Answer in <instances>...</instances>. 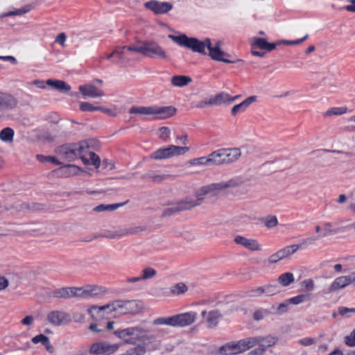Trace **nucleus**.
I'll list each match as a JSON object with an SVG mask.
<instances>
[{"mask_svg":"<svg viewBox=\"0 0 355 355\" xmlns=\"http://www.w3.org/2000/svg\"><path fill=\"white\" fill-rule=\"evenodd\" d=\"M168 37L180 46L190 49L193 52L205 54V49L207 48L209 51V56L214 60L225 63L234 62L225 58L230 57V55L221 49L222 42L220 40H218L213 45L209 38L200 41L195 37H189L184 34L179 36L169 35Z\"/></svg>","mask_w":355,"mask_h":355,"instance_id":"nucleus-1","label":"nucleus"},{"mask_svg":"<svg viewBox=\"0 0 355 355\" xmlns=\"http://www.w3.org/2000/svg\"><path fill=\"white\" fill-rule=\"evenodd\" d=\"M114 335L123 340L125 345L135 346L131 349L137 355H144L147 347L155 340V336L148 331L139 326L118 329L113 332Z\"/></svg>","mask_w":355,"mask_h":355,"instance_id":"nucleus-2","label":"nucleus"},{"mask_svg":"<svg viewBox=\"0 0 355 355\" xmlns=\"http://www.w3.org/2000/svg\"><path fill=\"white\" fill-rule=\"evenodd\" d=\"M248 182V180L243 176L234 175L219 182L202 186L196 191V199H193L195 207L201 205L206 196L215 197L222 191L238 189L244 190Z\"/></svg>","mask_w":355,"mask_h":355,"instance_id":"nucleus-3","label":"nucleus"},{"mask_svg":"<svg viewBox=\"0 0 355 355\" xmlns=\"http://www.w3.org/2000/svg\"><path fill=\"white\" fill-rule=\"evenodd\" d=\"M89 148L88 141H82L62 145L56 149V153L61 159L67 162H73L80 158L85 164H89V161L85 154L89 152Z\"/></svg>","mask_w":355,"mask_h":355,"instance_id":"nucleus-4","label":"nucleus"},{"mask_svg":"<svg viewBox=\"0 0 355 355\" xmlns=\"http://www.w3.org/2000/svg\"><path fill=\"white\" fill-rule=\"evenodd\" d=\"M130 114L151 116L154 119H165L173 116L176 109L172 106H134L129 111Z\"/></svg>","mask_w":355,"mask_h":355,"instance_id":"nucleus-5","label":"nucleus"},{"mask_svg":"<svg viewBox=\"0 0 355 355\" xmlns=\"http://www.w3.org/2000/svg\"><path fill=\"white\" fill-rule=\"evenodd\" d=\"M189 150L190 148L187 146L170 145L155 150L150 155V159L155 160L170 159L173 157L183 155Z\"/></svg>","mask_w":355,"mask_h":355,"instance_id":"nucleus-6","label":"nucleus"},{"mask_svg":"<svg viewBox=\"0 0 355 355\" xmlns=\"http://www.w3.org/2000/svg\"><path fill=\"white\" fill-rule=\"evenodd\" d=\"M114 306L119 315L135 314L143 309L141 302L137 300H115Z\"/></svg>","mask_w":355,"mask_h":355,"instance_id":"nucleus-7","label":"nucleus"},{"mask_svg":"<svg viewBox=\"0 0 355 355\" xmlns=\"http://www.w3.org/2000/svg\"><path fill=\"white\" fill-rule=\"evenodd\" d=\"M194 207L195 204L193 202V199L187 197L180 201L170 204L168 207L164 209L161 216L169 217L177 213L190 210Z\"/></svg>","mask_w":355,"mask_h":355,"instance_id":"nucleus-8","label":"nucleus"},{"mask_svg":"<svg viewBox=\"0 0 355 355\" xmlns=\"http://www.w3.org/2000/svg\"><path fill=\"white\" fill-rule=\"evenodd\" d=\"M121 346L119 343H110L107 341L95 343L90 346L89 353L92 355H112Z\"/></svg>","mask_w":355,"mask_h":355,"instance_id":"nucleus-9","label":"nucleus"},{"mask_svg":"<svg viewBox=\"0 0 355 355\" xmlns=\"http://www.w3.org/2000/svg\"><path fill=\"white\" fill-rule=\"evenodd\" d=\"M144 55L158 60H168L169 58L164 49L153 41L144 42Z\"/></svg>","mask_w":355,"mask_h":355,"instance_id":"nucleus-10","label":"nucleus"},{"mask_svg":"<svg viewBox=\"0 0 355 355\" xmlns=\"http://www.w3.org/2000/svg\"><path fill=\"white\" fill-rule=\"evenodd\" d=\"M47 320L53 325L62 326L69 324L71 321V318L64 311H53L48 314Z\"/></svg>","mask_w":355,"mask_h":355,"instance_id":"nucleus-11","label":"nucleus"},{"mask_svg":"<svg viewBox=\"0 0 355 355\" xmlns=\"http://www.w3.org/2000/svg\"><path fill=\"white\" fill-rule=\"evenodd\" d=\"M146 8L153 11L155 15H163L173 8V5L169 2H162L152 0L145 3Z\"/></svg>","mask_w":355,"mask_h":355,"instance_id":"nucleus-12","label":"nucleus"},{"mask_svg":"<svg viewBox=\"0 0 355 355\" xmlns=\"http://www.w3.org/2000/svg\"><path fill=\"white\" fill-rule=\"evenodd\" d=\"M145 229L140 226L132 227L128 228H119L112 232L107 233L103 236L110 239H119L122 236H126L130 234H137L142 232Z\"/></svg>","mask_w":355,"mask_h":355,"instance_id":"nucleus-13","label":"nucleus"},{"mask_svg":"<svg viewBox=\"0 0 355 355\" xmlns=\"http://www.w3.org/2000/svg\"><path fill=\"white\" fill-rule=\"evenodd\" d=\"M201 315L210 329L216 327L223 317L221 312L217 309L203 311Z\"/></svg>","mask_w":355,"mask_h":355,"instance_id":"nucleus-14","label":"nucleus"},{"mask_svg":"<svg viewBox=\"0 0 355 355\" xmlns=\"http://www.w3.org/2000/svg\"><path fill=\"white\" fill-rule=\"evenodd\" d=\"M196 319V313L188 312L173 316V327H187L193 324Z\"/></svg>","mask_w":355,"mask_h":355,"instance_id":"nucleus-15","label":"nucleus"},{"mask_svg":"<svg viewBox=\"0 0 355 355\" xmlns=\"http://www.w3.org/2000/svg\"><path fill=\"white\" fill-rule=\"evenodd\" d=\"M234 241L236 244L241 245L252 251H261L262 250L261 245L256 239H247L242 236H236Z\"/></svg>","mask_w":355,"mask_h":355,"instance_id":"nucleus-16","label":"nucleus"},{"mask_svg":"<svg viewBox=\"0 0 355 355\" xmlns=\"http://www.w3.org/2000/svg\"><path fill=\"white\" fill-rule=\"evenodd\" d=\"M79 92L85 96L91 98H101L104 96V92L92 84L81 85L78 88Z\"/></svg>","mask_w":355,"mask_h":355,"instance_id":"nucleus-17","label":"nucleus"},{"mask_svg":"<svg viewBox=\"0 0 355 355\" xmlns=\"http://www.w3.org/2000/svg\"><path fill=\"white\" fill-rule=\"evenodd\" d=\"M17 103V100L12 95L0 92V111L14 109Z\"/></svg>","mask_w":355,"mask_h":355,"instance_id":"nucleus-18","label":"nucleus"},{"mask_svg":"<svg viewBox=\"0 0 355 355\" xmlns=\"http://www.w3.org/2000/svg\"><path fill=\"white\" fill-rule=\"evenodd\" d=\"M257 96H251L246 98L241 103L232 107V108L231 110L232 114L233 116H235L239 112H245L251 104L257 102Z\"/></svg>","mask_w":355,"mask_h":355,"instance_id":"nucleus-19","label":"nucleus"},{"mask_svg":"<svg viewBox=\"0 0 355 355\" xmlns=\"http://www.w3.org/2000/svg\"><path fill=\"white\" fill-rule=\"evenodd\" d=\"M239 97V95L232 96L227 93L220 92L213 96V98L215 105H230Z\"/></svg>","mask_w":355,"mask_h":355,"instance_id":"nucleus-20","label":"nucleus"},{"mask_svg":"<svg viewBox=\"0 0 355 355\" xmlns=\"http://www.w3.org/2000/svg\"><path fill=\"white\" fill-rule=\"evenodd\" d=\"M225 153V148H221L210 153L209 155V158L211 166H220L225 164V157L226 155H224Z\"/></svg>","mask_w":355,"mask_h":355,"instance_id":"nucleus-21","label":"nucleus"},{"mask_svg":"<svg viewBox=\"0 0 355 355\" xmlns=\"http://www.w3.org/2000/svg\"><path fill=\"white\" fill-rule=\"evenodd\" d=\"M252 44L254 46V48L266 50V51H272L277 46V44L269 43L266 39L259 37H254Z\"/></svg>","mask_w":355,"mask_h":355,"instance_id":"nucleus-22","label":"nucleus"},{"mask_svg":"<svg viewBox=\"0 0 355 355\" xmlns=\"http://www.w3.org/2000/svg\"><path fill=\"white\" fill-rule=\"evenodd\" d=\"M225 152L224 155H226L225 157V164L237 161L241 156V150L237 148H225Z\"/></svg>","mask_w":355,"mask_h":355,"instance_id":"nucleus-23","label":"nucleus"},{"mask_svg":"<svg viewBox=\"0 0 355 355\" xmlns=\"http://www.w3.org/2000/svg\"><path fill=\"white\" fill-rule=\"evenodd\" d=\"M349 284H348V282L347 280V277L345 276H341V277H337L331 284L327 293H334V292L338 291L339 289L345 288Z\"/></svg>","mask_w":355,"mask_h":355,"instance_id":"nucleus-24","label":"nucleus"},{"mask_svg":"<svg viewBox=\"0 0 355 355\" xmlns=\"http://www.w3.org/2000/svg\"><path fill=\"white\" fill-rule=\"evenodd\" d=\"M332 232H334V230H332V225L330 223H326L323 225L322 234L320 235H318L316 237H309L304 239L302 241V244H309L320 239L321 237L327 236L328 234H331Z\"/></svg>","mask_w":355,"mask_h":355,"instance_id":"nucleus-25","label":"nucleus"},{"mask_svg":"<svg viewBox=\"0 0 355 355\" xmlns=\"http://www.w3.org/2000/svg\"><path fill=\"white\" fill-rule=\"evenodd\" d=\"M46 84L60 92H69L71 90V87L63 80L49 79L46 81Z\"/></svg>","mask_w":355,"mask_h":355,"instance_id":"nucleus-26","label":"nucleus"},{"mask_svg":"<svg viewBox=\"0 0 355 355\" xmlns=\"http://www.w3.org/2000/svg\"><path fill=\"white\" fill-rule=\"evenodd\" d=\"M304 244H293L291 245L286 246L279 250H278L281 257L282 259H288L291 255L295 254L302 245Z\"/></svg>","mask_w":355,"mask_h":355,"instance_id":"nucleus-27","label":"nucleus"},{"mask_svg":"<svg viewBox=\"0 0 355 355\" xmlns=\"http://www.w3.org/2000/svg\"><path fill=\"white\" fill-rule=\"evenodd\" d=\"M92 309L97 310V313L99 318H104L107 314H111L114 312L116 313V309L114 306V301L110 304L106 305L98 306H93Z\"/></svg>","mask_w":355,"mask_h":355,"instance_id":"nucleus-28","label":"nucleus"},{"mask_svg":"<svg viewBox=\"0 0 355 355\" xmlns=\"http://www.w3.org/2000/svg\"><path fill=\"white\" fill-rule=\"evenodd\" d=\"M191 78L183 75L173 76L171 80V84L177 87H185L191 83Z\"/></svg>","mask_w":355,"mask_h":355,"instance_id":"nucleus-29","label":"nucleus"},{"mask_svg":"<svg viewBox=\"0 0 355 355\" xmlns=\"http://www.w3.org/2000/svg\"><path fill=\"white\" fill-rule=\"evenodd\" d=\"M106 292V289L97 285H86L87 298L96 297Z\"/></svg>","mask_w":355,"mask_h":355,"instance_id":"nucleus-30","label":"nucleus"},{"mask_svg":"<svg viewBox=\"0 0 355 355\" xmlns=\"http://www.w3.org/2000/svg\"><path fill=\"white\" fill-rule=\"evenodd\" d=\"M14 139V130L11 128H5L0 131V139L6 143L12 144Z\"/></svg>","mask_w":355,"mask_h":355,"instance_id":"nucleus-31","label":"nucleus"},{"mask_svg":"<svg viewBox=\"0 0 355 355\" xmlns=\"http://www.w3.org/2000/svg\"><path fill=\"white\" fill-rule=\"evenodd\" d=\"M55 296L60 298L75 297L74 287H66L60 288L55 292Z\"/></svg>","mask_w":355,"mask_h":355,"instance_id":"nucleus-32","label":"nucleus"},{"mask_svg":"<svg viewBox=\"0 0 355 355\" xmlns=\"http://www.w3.org/2000/svg\"><path fill=\"white\" fill-rule=\"evenodd\" d=\"M259 347L264 348V351H266L267 347H272L275 345L277 338L271 336H266L265 337L259 336Z\"/></svg>","mask_w":355,"mask_h":355,"instance_id":"nucleus-33","label":"nucleus"},{"mask_svg":"<svg viewBox=\"0 0 355 355\" xmlns=\"http://www.w3.org/2000/svg\"><path fill=\"white\" fill-rule=\"evenodd\" d=\"M277 281L281 286H288L294 282V275L292 272H285L278 277Z\"/></svg>","mask_w":355,"mask_h":355,"instance_id":"nucleus-34","label":"nucleus"},{"mask_svg":"<svg viewBox=\"0 0 355 355\" xmlns=\"http://www.w3.org/2000/svg\"><path fill=\"white\" fill-rule=\"evenodd\" d=\"M126 202L124 203H116V204H112V205H100L98 206H96L94 210L96 212H102V211H114L116 209L121 207L123 206Z\"/></svg>","mask_w":355,"mask_h":355,"instance_id":"nucleus-35","label":"nucleus"},{"mask_svg":"<svg viewBox=\"0 0 355 355\" xmlns=\"http://www.w3.org/2000/svg\"><path fill=\"white\" fill-rule=\"evenodd\" d=\"M169 175L166 174H161L156 172H151L146 173L143 175L144 178H149L152 181L155 182H162V181L168 179L169 178Z\"/></svg>","mask_w":355,"mask_h":355,"instance_id":"nucleus-36","label":"nucleus"},{"mask_svg":"<svg viewBox=\"0 0 355 355\" xmlns=\"http://www.w3.org/2000/svg\"><path fill=\"white\" fill-rule=\"evenodd\" d=\"M245 295L249 297H265L264 289L263 286L252 288L245 292Z\"/></svg>","mask_w":355,"mask_h":355,"instance_id":"nucleus-37","label":"nucleus"},{"mask_svg":"<svg viewBox=\"0 0 355 355\" xmlns=\"http://www.w3.org/2000/svg\"><path fill=\"white\" fill-rule=\"evenodd\" d=\"M347 112V108L345 106L331 107L325 113V116H331L333 115H342Z\"/></svg>","mask_w":355,"mask_h":355,"instance_id":"nucleus-38","label":"nucleus"},{"mask_svg":"<svg viewBox=\"0 0 355 355\" xmlns=\"http://www.w3.org/2000/svg\"><path fill=\"white\" fill-rule=\"evenodd\" d=\"M188 164L191 166H211L209 155L207 157H201L198 158H194L189 161Z\"/></svg>","mask_w":355,"mask_h":355,"instance_id":"nucleus-39","label":"nucleus"},{"mask_svg":"<svg viewBox=\"0 0 355 355\" xmlns=\"http://www.w3.org/2000/svg\"><path fill=\"white\" fill-rule=\"evenodd\" d=\"M215 105L213 96L205 98L196 103L195 107L197 109H205Z\"/></svg>","mask_w":355,"mask_h":355,"instance_id":"nucleus-40","label":"nucleus"},{"mask_svg":"<svg viewBox=\"0 0 355 355\" xmlns=\"http://www.w3.org/2000/svg\"><path fill=\"white\" fill-rule=\"evenodd\" d=\"M263 289L265 297L274 296L279 293L277 286L274 284H266L263 286Z\"/></svg>","mask_w":355,"mask_h":355,"instance_id":"nucleus-41","label":"nucleus"},{"mask_svg":"<svg viewBox=\"0 0 355 355\" xmlns=\"http://www.w3.org/2000/svg\"><path fill=\"white\" fill-rule=\"evenodd\" d=\"M157 275V271L150 267L145 268L141 271V280H147L153 278Z\"/></svg>","mask_w":355,"mask_h":355,"instance_id":"nucleus-42","label":"nucleus"},{"mask_svg":"<svg viewBox=\"0 0 355 355\" xmlns=\"http://www.w3.org/2000/svg\"><path fill=\"white\" fill-rule=\"evenodd\" d=\"M245 351L259 345V337H251L242 339Z\"/></svg>","mask_w":355,"mask_h":355,"instance_id":"nucleus-43","label":"nucleus"},{"mask_svg":"<svg viewBox=\"0 0 355 355\" xmlns=\"http://www.w3.org/2000/svg\"><path fill=\"white\" fill-rule=\"evenodd\" d=\"M32 342L35 344L41 343L46 348H48V345H49V338L44 334L35 336L32 338Z\"/></svg>","mask_w":355,"mask_h":355,"instance_id":"nucleus-44","label":"nucleus"},{"mask_svg":"<svg viewBox=\"0 0 355 355\" xmlns=\"http://www.w3.org/2000/svg\"><path fill=\"white\" fill-rule=\"evenodd\" d=\"M308 37V35H306L304 37H303L301 39L296 40H279L275 42V44H277V45L280 44H285V45H297L305 41Z\"/></svg>","mask_w":355,"mask_h":355,"instance_id":"nucleus-45","label":"nucleus"},{"mask_svg":"<svg viewBox=\"0 0 355 355\" xmlns=\"http://www.w3.org/2000/svg\"><path fill=\"white\" fill-rule=\"evenodd\" d=\"M80 109L83 112H92L101 110L102 107L94 106L89 103L83 102L80 104Z\"/></svg>","mask_w":355,"mask_h":355,"instance_id":"nucleus-46","label":"nucleus"},{"mask_svg":"<svg viewBox=\"0 0 355 355\" xmlns=\"http://www.w3.org/2000/svg\"><path fill=\"white\" fill-rule=\"evenodd\" d=\"M187 291V286L183 283L175 284L171 289V292L175 295H180Z\"/></svg>","mask_w":355,"mask_h":355,"instance_id":"nucleus-47","label":"nucleus"},{"mask_svg":"<svg viewBox=\"0 0 355 355\" xmlns=\"http://www.w3.org/2000/svg\"><path fill=\"white\" fill-rule=\"evenodd\" d=\"M153 323L155 325L166 324V325H170V326L173 327V316L169 317V318H157L153 321Z\"/></svg>","mask_w":355,"mask_h":355,"instance_id":"nucleus-48","label":"nucleus"},{"mask_svg":"<svg viewBox=\"0 0 355 355\" xmlns=\"http://www.w3.org/2000/svg\"><path fill=\"white\" fill-rule=\"evenodd\" d=\"M89 159H87L89 161L88 164H92L96 168H99L101 165L100 157L93 152H89Z\"/></svg>","mask_w":355,"mask_h":355,"instance_id":"nucleus-49","label":"nucleus"},{"mask_svg":"<svg viewBox=\"0 0 355 355\" xmlns=\"http://www.w3.org/2000/svg\"><path fill=\"white\" fill-rule=\"evenodd\" d=\"M264 225L268 228H272L278 225V220L276 216H269L266 218Z\"/></svg>","mask_w":355,"mask_h":355,"instance_id":"nucleus-50","label":"nucleus"},{"mask_svg":"<svg viewBox=\"0 0 355 355\" xmlns=\"http://www.w3.org/2000/svg\"><path fill=\"white\" fill-rule=\"evenodd\" d=\"M309 298V295H299L289 299V302L293 304H301Z\"/></svg>","mask_w":355,"mask_h":355,"instance_id":"nucleus-51","label":"nucleus"},{"mask_svg":"<svg viewBox=\"0 0 355 355\" xmlns=\"http://www.w3.org/2000/svg\"><path fill=\"white\" fill-rule=\"evenodd\" d=\"M302 288L307 291H311L314 289V282L312 279H307L301 282Z\"/></svg>","mask_w":355,"mask_h":355,"instance_id":"nucleus-52","label":"nucleus"},{"mask_svg":"<svg viewBox=\"0 0 355 355\" xmlns=\"http://www.w3.org/2000/svg\"><path fill=\"white\" fill-rule=\"evenodd\" d=\"M37 159L40 162H49L55 164L56 165H60L61 162L58 161L55 157L52 156H43L38 155Z\"/></svg>","mask_w":355,"mask_h":355,"instance_id":"nucleus-53","label":"nucleus"},{"mask_svg":"<svg viewBox=\"0 0 355 355\" xmlns=\"http://www.w3.org/2000/svg\"><path fill=\"white\" fill-rule=\"evenodd\" d=\"M158 131L159 138L166 141L169 137L170 129L168 127H161Z\"/></svg>","mask_w":355,"mask_h":355,"instance_id":"nucleus-54","label":"nucleus"},{"mask_svg":"<svg viewBox=\"0 0 355 355\" xmlns=\"http://www.w3.org/2000/svg\"><path fill=\"white\" fill-rule=\"evenodd\" d=\"M66 171L65 173L69 175H74L78 174V173L80 171V168L76 165L73 164H67L64 166Z\"/></svg>","mask_w":355,"mask_h":355,"instance_id":"nucleus-55","label":"nucleus"},{"mask_svg":"<svg viewBox=\"0 0 355 355\" xmlns=\"http://www.w3.org/2000/svg\"><path fill=\"white\" fill-rule=\"evenodd\" d=\"M75 297L87 298L86 285L82 287H74Z\"/></svg>","mask_w":355,"mask_h":355,"instance_id":"nucleus-56","label":"nucleus"},{"mask_svg":"<svg viewBox=\"0 0 355 355\" xmlns=\"http://www.w3.org/2000/svg\"><path fill=\"white\" fill-rule=\"evenodd\" d=\"M126 52V46H119L114 50V56L117 57L119 60L123 58V55Z\"/></svg>","mask_w":355,"mask_h":355,"instance_id":"nucleus-57","label":"nucleus"},{"mask_svg":"<svg viewBox=\"0 0 355 355\" xmlns=\"http://www.w3.org/2000/svg\"><path fill=\"white\" fill-rule=\"evenodd\" d=\"M127 51H135L137 53H140L144 55V42L141 43L139 46L130 45L129 46H126Z\"/></svg>","mask_w":355,"mask_h":355,"instance_id":"nucleus-58","label":"nucleus"},{"mask_svg":"<svg viewBox=\"0 0 355 355\" xmlns=\"http://www.w3.org/2000/svg\"><path fill=\"white\" fill-rule=\"evenodd\" d=\"M345 343L350 347L355 346V329L349 336L345 337Z\"/></svg>","mask_w":355,"mask_h":355,"instance_id":"nucleus-59","label":"nucleus"},{"mask_svg":"<svg viewBox=\"0 0 355 355\" xmlns=\"http://www.w3.org/2000/svg\"><path fill=\"white\" fill-rule=\"evenodd\" d=\"M219 354L221 355H232L234 354L232 351L230 349V347L228 343L221 346L219 348Z\"/></svg>","mask_w":355,"mask_h":355,"instance_id":"nucleus-60","label":"nucleus"},{"mask_svg":"<svg viewBox=\"0 0 355 355\" xmlns=\"http://www.w3.org/2000/svg\"><path fill=\"white\" fill-rule=\"evenodd\" d=\"M280 260H282V259L278 251L270 255L268 259V261L270 264L276 263Z\"/></svg>","mask_w":355,"mask_h":355,"instance_id":"nucleus-61","label":"nucleus"},{"mask_svg":"<svg viewBox=\"0 0 355 355\" xmlns=\"http://www.w3.org/2000/svg\"><path fill=\"white\" fill-rule=\"evenodd\" d=\"M245 351L243 340L235 342V354L243 352Z\"/></svg>","mask_w":355,"mask_h":355,"instance_id":"nucleus-62","label":"nucleus"},{"mask_svg":"<svg viewBox=\"0 0 355 355\" xmlns=\"http://www.w3.org/2000/svg\"><path fill=\"white\" fill-rule=\"evenodd\" d=\"M34 317L32 315H26L24 318L21 320V323L25 326H31L34 322Z\"/></svg>","mask_w":355,"mask_h":355,"instance_id":"nucleus-63","label":"nucleus"},{"mask_svg":"<svg viewBox=\"0 0 355 355\" xmlns=\"http://www.w3.org/2000/svg\"><path fill=\"white\" fill-rule=\"evenodd\" d=\"M28 12L27 10L24 9H18L15 11L9 12L8 13H5L3 15V17H10L14 15H22Z\"/></svg>","mask_w":355,"mask_h":355,"instance_id":"nucleus-64","label":"nucleus"}]
</instances>
